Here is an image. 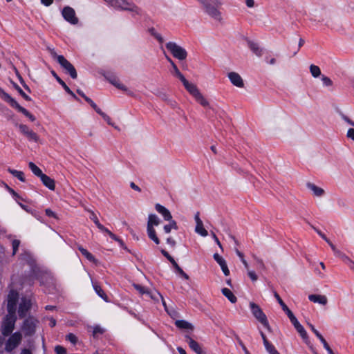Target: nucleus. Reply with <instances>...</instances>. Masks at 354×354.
Returning <instances> with one entry per match:
<instances>
[{"instance_id": "51", "label": "nucleus", "mask_w": 354, "mask_h": 354, "mask_svg": "<svg viewBox=\"0 0 354 354\" xmlns=\"http://www.w3.org/2000/svg\"><path fill=\"white\" fill-rule=\"evenodd\" d=\"M20 245V241L19 240L15 239L12 242V254H15Z\"/></svg>"}, {"instance_id": "18", "label": "nucleus", "mask_w": 354, "mask_h": 354, "mask_svg": "<svg viewBox=\"0 0 354 354\" xmlns=\"http://www.w3.org/2000/svg\"><path fill=\"white\" fill-rule=\"evenodd\" d=\"M231 83L235 86L242 88L244 86L243 80L240 75L236 72H230L227 74Z\"/></svg>"}, {"instance_id": "29", "label": "nucleus", "mask_w": 354, "mask_h": 354, "mask_svg": "<svg viewBox=\"0 0 354 354\" xmlns=\"http://www.w3.org/2000/svg\"><path fill=\"white\" fill-rule=\"evenodd\" d=\"M78 250L80 251L82 254L89 261L90 263L95 264L97 263L96 259L94 258L93 254L90 253L87 250L84 249L81 245L78 246Z\"/></svg>"}, {"instance_id": "11", "label": "nucleus", "mask_w": 354, "mask_h": 354, "mask_svg": "<svg viewBox=\"0 0 354 354\" xmlns=\"http://www.w3.org/2000/svg\"><path fill=\"white\" fill-rule=\"evenodd\" d=\"M19 299V294L15 290H10L7 297L8 313L16 314V304Z\"/></svg>"}, {"instance_id": "22", "label": "nucleus", "mask_w": 354, "mask_h": 354, "mask_svg": "<svg viewBox=\"0 0 354 354\" xmlns=\"http://www.w3.org/2000/svg\"><path fill=\"white\" fill-rule=\"evenodd\" d=\"M155 209L159 214H160L162 216L165 221H168L172 220V216L170 212L164 206L158 203L156 205Z\"/></svg>"}, {"instance_id": "38", "label": "nucleus", "mask_w": 354, "mask_h": 354, "mask_svg": "<svg viewBox=\"0 0 354 354\" xmlns=\"http://www.w3.org/2000/svg\"><path fill=\"white\" fill-rule=\"evenodd\" d=\"M310 72L313 77H318L321 75V70L319 66L311 64L310 66Z\"/></svg>"}, {"instance_id": "40", "label": "nucleus", "mask_w": 354, "mask_h": 354, "mask_svg": "<svg viewBox=\"0 0 354 354\" xmlns=\"http://www.w3.org/2000/svg\"><path fill=\"white\" fill-rule=\"evenodd\" d=\"M194 98L203 106L206 107V106H209L208 101L203 97V95L201 93L198 95H196Z\"/></svg>"}, {"instance_id": "2", "label": "nucleus", "mask_w": 354, "mask_h": 354, "mask_svg": "<svg viewBox=\"0 0 354 354\" xmlns=\"http://www.w3.org/2000/svg\"><path fill=\"white\" fill-rule=\"evenodd\" d=\"M50 53L53 59H55L61 66L70 75L73 79L77 77L75 67L63 55H58L54 49H50Z\"/></svg>"}, {"instance_id": "42", "label": "nucleus", "mask_w": 354, "mask_h": 354, "mask_svg": "<svg viewBox=\"0 0 354 354\" xmlns=\"http://www.w3.org/2000/svg\"><path fill=\"white\" fill-rule=\"evenodd\" d=\"M336 257H339L342 260V263L344 264H351L354 263L353 261L349 259L348 257H346L344 254L340 252V254H337Z\"/></svg>"}, {"instance_id": "41", "label": "nucleus", "mask_w": 354, "mask_h": 354, "mask_svg": "<svg viewBox=\"0 0 354 354\" xmlns=\"http://www.w3.org/2000/svg\"><path fill=\"white\" fill-rule=\"evenodd\" d=\"M93 288H94V290H95L96 293L100 297H102L103 299H104L106 301H107V296L106 295V294L104 292V291L102 290V289L100 288V286L96 285V284H94L93 285Z\"/></svg>"}, {"instance_id": "10", "label": "nucleus", "mask_w": 354, "mask_h": 354, "mask_svg": "<svg viewBox=\"0 0 354 354\" xmlns=\"http://www.w3.org/2000/svg\"><path fill=\"white\" fill-rule=\"evenodd\" d=\"M63 18L72 25H77L79 22L75 10L70 6H65L62 10Z\"/></svg>"}, {"instance_id": "57", "label": "nucleus", "mask_w": 354, "mask_h": 354, "mask_svg": "<svg viewBox=\"0 0 354 354\" xmlns=\"http://www.w3.org/2000/svg\"><path fill=\"white\" fill-rule=\"evenodd\" d=\"M162 254L165 257H166L169 261L172 263L173 266H178V264L176 263L175 260L165 250L162 251Z\"/></svg>"}, {"instance_id": "21", "label": "nucleus", "mask_w": 354, "mask_h": 354, "mask_svg": "<svg viewBox=\"0 0 354 354\" xmlns=\"http://www.w3.org/2000/svg\"><path fill=\"white\" fill-rule=\"evenodd\" d=\"M185 338L187 339V342L189 344V347L197 354H205V352L203 350L201 345L191 338L189 335H186Z\"/></svg>"}, {"instance_id": "19", "label": "nucleus", "mask_w": 354, "mask_h": 354, "mask_svg": "<svg viewBox=\"0 0 354 354\" xmlns=\"http://www.w3.org/2000/svg\"><path fill=\"white\" fill-rule=\"evenodd\" d=\"M182 83L183 84L185 88L187 89V91L193 95L194 97H195L196 95H198L201 92L198 89L197 86L188 82L185 77H184L182 80H180Z\"/></svg>"}, {"instance_id": "6", "label": "nucleus", "mask_w": 354, "mask_h": 354, "mask_svg": "<svg viewBox=\"0 0 354 354\" xmlns=\"http://www.w3.org/2000/svg\"><path fill=\"white\" fill-rule=\"evenodd\" d=\"M166 48L175 58L179 60H185L187 57L186 50L175 42L169 41L167 43Z\"/></svg>"}, {"instance_id": "56", "label": "nucleus", "mask_w": 354, "mask_h": 354, "mask_svg": "<svg viewBox=\"0 0 354 354\" xmlns=\"http://www.w3.org/2000/svg\"><path fill=\"white\" fill-rule=\"evenodd\" d=\"M346 137L347 138L354 141V128H350L348 129L346 133Z\"/></svg>"}, {"instance_id": "52", "label": "nucleus", "mask_w": 354, "mask_h": 354, "mask_svg": "<svg viewBox=\"0 0 354 354\" xmlns=\"http://www.w3.org/2000/svg\"><path fill=\"white\" fill-rule=\"evenodd\" d=\"M325 241L330 245L332 250L335 253V256H337V254H340V251L336 248V247L331 243V241L328 239H327Z\"/></svg>"}, {"instance_id": "28", "label": "nucleus", "mask_w": 354, "mask_h": 354, "mask_svg": "<svg viewBox=\"0 0 354 354\" xmlns=\"http://www.w3.org/2000/svg\"><path fill=\"white\" fill-rule=\"evenodd\" d=\"M273 294H274V297L277 299V301L281 306L283 310L286 313L287 316L289 317L290 316L293 315L292 312L288 308V307L286 305V304L281 299L279 294L276 291H273Z\"/></svg>"}, {"instance_id": "20", "label": "nucleus", "mask_w": 354, "mask_h": 354, "mask_svg": "<svg viewBox=\"0 0 354 354\" xmlns=\"http://www.w3.org/2000/svg\"><path fill=\"white\" fill-rule=\"evenodd\" d=\"M10 105L16 109L18 111L22 113L25 116L28 118L32 122L35 120V117L32 115L28 110H26L25 108L22 107L19 104V103L14 99L12 102L10 104Z\"/></svg>"}, {"instance_id": "5", "label": "nucleus", "mask_w": 354, "mask_h": 354, "mask_svg": "<svg viewBox=\"0 0 354 354\" xmlns=\"http://www.w3.org/2000/svg\"><path fill=\"white\" fill-rule=\"evenodd\" d=\"M17 317L15 313H8L1 326V332L3 335H10L15 328Z\"/></svg>"}, {"instance_id": "46", "label": "nucleus", "mask_w": 354, "mask_h": 354, "mask_svg": "<svg viewBox=\"0 0 354 354\" xmlns=\"http://www.w3.org/2000/svg\"><path fill=\"white\" fill-rule=\"evenodd\" d=\"M15 89L19 93V94L26 100H28V101H30L31 100V98L27 95L24 91L23 90L17 85V84H15L14 85Z\"/></svg>"}, {"instance_id": "39", "label": "nucleus", "mask_w": 354, "mask_h": 354, "mask_svg": "<svg viewBox=\"0 0 354 354\" xmlns=\"http://www.w3.org/2000/svg\"><path fill=\"white\" fill-rule=\"evenodd\" d=\"M0 97L3 100L10 104L14 100L8 93H6L1 88H0Z\"/></svg>"}, {"instance_id": "7", "label": "nucleus", "mask_w": 354, "mask_h": 354, "mask_svg": "<svg viewBox=\"0 0 354 354\" xmlns=\"http://www.w3.org/2000/svg\"><path fill=\"white\" fill-rule=\"evenodd\" d=\"M250 307L254 317L268 330H270V326L269 325L266 315L262 311L261 308L254 302L250 303Z\"/></svg>"}, {"instance_id": "58", "label": "nucleus", "mask_w": 354, "mask_h": 354, "mask_svg": "<svg viewBox=\"0 0 354 354\" xmlns=\"http://www.w3.org/2000/svg\"><path fill=\"white\" fill-rule=\"evenodd\" d=\"M55 351L57 354H66V350L61 346H55Z\"/></svg>"}, {"instance_id": "34", "label": "nucleus", "mask_w": 354, "mask_h": 354, "mask_svg": "<svg viewBox=\"0 0 354 354\" xmlns=\"http://www.w3.org/2000/svg\"><path fill=\"white\" fill-rule=\"evenodd\" d=\"M8 171L10 174H11L13 176L17 178L20 181L25 182L26 179H25L24 173L23 171L10 169V168L8 169Z\"/></svg>"}, {"instance_id": "15", "label": "nucleus", "mask_w": 354, "mask_h": 354, "mask_svg": "<svg viewBox=\"0 0 354 354\" xmlns=\"http://www.w3.org/2000/svg\"><path fill=\"white\" fill-rule=\"evenodd\" d=\"M288 318L290 319L291 323L293 324L295 329L299 333L302 339L306 341L308 339V334L304 328L298 322L297 319L294 315V314L290 316Z\"/></svg>"}, {"instance_id": "4", "label": "nucleus", "mask_w": 354, "mask_h": 354, "mask_svg": "<svg viewBox=\"0 0 354 354\" xmlns=\"http://www.w3.org/2000/svg\"><path fill=\"white\" fill-rule=\"evenodd\" d=\"M107 3L117 10H128L136 15L140 14L139 8L127 0H109Z\"/></svg>"}, {"instance_id": "37", "label": "nucleus", "mask_w": 354, "mask_h": 354, "mask_svg": "<svg viewBox=\"0 0 354 354\" xmlns=\"http://www.w3.org/2000/svg\"><path fill=\"white\" fill-rule=\"evenodd\" d=\"M169 221V223L167 225H165L163 227L165 232L167 234H169L171 232V229H174V230L178 229L177 223L174 220H171Z\"/></svg>"}, {"instance_id": "16", "label": "nucleus", "mask_w": 354, "mask_h": 354, "mask_svg": "<svg viewBox=\"0 0 354 354\" xmlns=\"http://www.w3.org/2000/svg\"><path fill=\"white\" fill-rule=\"evenodd\" d=\"M106 79L111 84H113L117 88L127 93L129 95H131V93L129 91L127 87L122 83H121L120 80L117 77L111 75L107 76Z\"/></svg>"}, {"instance_id": "36", "label": "nucleus", "mask_w": 354, "mask_h": 354, "mask_svg": "<svg viewBox=\"0 0 354 354\" xmlns=\"http://www.w3.org/2000/svg\"><path fill=\"white\" fill-rule=\"evenodd\" d=\"M89 213V218L93 221V223L96 225L97 228H102V224L100 223L97 215L95 212L91 209H86Z\"/></svg>"}, {"instance_id": "62", "label": "nucleus", "mask_w": 354, "mask_h": 354, "mask_svg": "<svg viewBox=\"0 0 354 354\" xmlns=\"http://www.w3.org/2000/svg\"><path fill=\"white\" fill-rule=\"evenodd\" d=\"M311 227L324 240L326 241L328 238L325 236L324 234H323L320 230H319L317 228L314 227L313 225H311Z\"/></svg>"}, {"instance_id": "49", "label": "nucleus", "mask_w": 354, "mask_h": 354, "mask_svg": "<svg viewBox=\"0 0 354 354\" xmlns=\"http://www.w3.org/2000/svg\"><path fill=\"white\" fill-rule=\"evenodd\" d=\"M66 340L71 342L73 344H75L77 342V337L73 333H69L66 336Z\"/></svg>"}, {"instance_id": "26", "label": "nucleus", "mask_w": 354, "mask_h": 354, "mask_svg": "<svg viewBox=\"0 0 354 354\" xmlns=\"http://www.w3.org/2000/svg\"><path fill=\"white\" fill-rule=\"evenodd\" d=\"M40 179H41L42 183L46 187H48L49 189H50V190L55 189V180L53 179H52L51 178H50L49 176H48L47 175H46L44 174L40 177Z\"/></svg>"}, {"instance_id": "27", "label": "nucleus", "mask_w": 354, "mask_h": 354, "mask_svg": "<svg viewBox=\"0 0 354 354\" xmlns=\"http://www.w3.org/2000/svg\"><path fill=\"white\" fill-rule=\"evenodd\" d=\"M21 261L24 264H27L28 266H33L35 264V260L33 257L29 252H24L21 255Z\"/></svg>"}, {"instance_id": "48", "label": "nucleus", "mask_w": 354, "mask_h": 354, "mask_svg": "<svg viewBox=\"0 0 354 354\" xmlns=\"http://www.w3.org/2000/svg\"><path fill=\"white\" fill-rule=\"evenodd\" d=\"M214 259L219 264V266H225V261L218 254H214Z\"/></svg>"}, {"instance_id": "14", "label": "nucleus", "mask_w": 354, "mask_h": 354, "mask_svg": "<svg viewBox=\"0 0 354 354\" xmlns=\"http://www.w3.org/2000/svg\"><path fill=\"white\" fill-rule=\"evenodd\" d=\"M19 129L21 133L27 137V138L30 141L37 142L39 140V137L33 131L29 129L28 126L26 124H19Z\"/></svg>"}, {"instance_id": "8", "label": "nucleus", "mask_w": 354, "mask_h": 354, "mask_svg": "<svg viewBox=\"0 0 354 354\" xmlns=\"http://www.w3.org/2000/svg\"><path fill=\"white\" fill-rule=\"evenodd\" d=\"M22 340V335L19 332H15L8 338L5 345V350L11 352L16 348Z\"/></svg>"}, {"instance_id": "33", "label": "nucleus", "mask_w": 354, "mask_h": 354, "mask_svg": "<svg viewBox=\"0 0 354 354\" xmlns=\"http://www.w3.org/2000/svg\"><path fill=\"white\" fill-rule=\"evenodd\" d=\"M313 274L316 278H322L326 272V267H313Z\"/></svg>"}, {"instance_id": "64", "label": "nucleus", "mask_w": 354, "mask_h": 354, "mask_svg": "<svg viewBox=\"0 0 354 354\" xmlns=\"http://www.w3.org/2000/svg\"><path fill=\"white\" fill-rule=\"evenodd\" d=\"M239 344L241 346L245 354H250L241 340H240V339L239 340Z\"/></svg>"}, {"instance_id": "1", "label": "nucleus", "mask_w": 354, "mask_h": 354, "mask_svg": "<svg viewBox=\"0 0 354 354\" xmlns=\"http://www.w3.org/2000/svg\"><path fill=\"white\" fill-rule=\"evenodd\" d=\"M202 6L205 13L213 19L221 21L222 14L219 8L223 5L222 0H197Z\"/></svg>"}, {"instance_id": "63", "label": "nucleus", "mask_w": 354, "mask_h": 354, "mask_svg": "<svg viewBox=\"0 0 354 354\" xmlns=\"http://www.w3.org/2000/svg\"><path fill=\"white\" fill-rule=\"evenodd\" d=\"M45 212H46V214L47 216H48L50 217H53V218H57L56 214L54 212H53L51 209H46L45 210Z\"/></svg>"}, {"instance_id": "53", "label": "nucleus", "mask_w": 354, "mask_h": 354, "mask_svg": "<svg viewBox=\"0 0 354 354\" xmlns=\"http://www.w3.org/2000/svg\"><path fill=\"white\" fill-rule=\"evenodd\" d=\"M266 351L270 353V354H272L274 351H276V348H274V346L270 344V343H267L266 345L264 346Z\"/></svg>"}, {"instance_id": "3", "label": "nucleus", "mask_w": 354, "mask_h": 354, "mask_svg": "<svg viewBox=\"0 0 354 354\" xmlns=\"http://www.w3.org/2000/svg\"><path fill=\"white\" fill-rule=\"evenodd\" d=\"M160 223V219L157 215L154 214H150L148 216L147 232L149 238L152 240L156 244L160 243V240L156 236L155 226H158Z\"/></svg>"}, {"instance_id": "9", "label": "nucleus", "mask_w": 354, "mask_h": 354, "mask_svg": "<svg viewBox=\"0 0 354 354\" xmlns=\"http://www.w3.org/2000/svg\"><path fill=\"white\" fill-rule=\"evenodd\" d=\"M32 305V301L31 298L28 297H24L21 299L19 309H18V315L20 318L25 317L29 310H30Z\"/></svg>"}, {"instance_id": "55", "label": "nucleus", "mask_w": 354, "mask_h": 354, "mask_svg": "<svg viewBox=\"0 0 354 354\" xmlns=\"http://www.w3.org/2000/svg\"><path fill=\"white\" fill-rule=\"evenodd\" d=\"M248 275L251 279V280L253 281H257V279H258V277H257V274L255 273V272H254L252 270H248Z\"/></svg>"}, {"instance_id": "12", "label": "nucleus", "mask_w": 354, "mask_h": 354, "mask_svg": "<svg viewBox=\"0 0 354 354\" xmlns=\"http://www.w3.org/2000/svg\"><path fill=\"white\" fill-rule=\"evenodd\" d=\"M133 286L141 295H147L151 299L155 301H158L159 298L161 297V294L156 290H149L139 284H133Z\"/></svg>"}, {"instance_id": "45", "label": "nucleus", "mask_w": 354, "mask_h": 354, "mask_svg": "<svg viewBox=\"0 0 354 354\" xmlns=\"http://www.w3.org/2000/svg\"><path fill=\"white\" fill-rule=\"evenodd\" d=\"M151 34L152 36H153L160 43H163L164 42V39L163 37H162V35L160 34H159L158 32H157L153 28H152L151 30Z\"/></svg>"}, {"instance_id": "44", "label": "nucleus", "mask_w": 354, "mask_h": 354, "mask_svg": "<svg viewBox=\"0 0 354 354\" xmlns=\"http://www.w3.org/2000/svg\"><path fill=\"white\" fill-rule=\"evenodd\" d=\"M174 272L179 275L180 277L184 278L185 279L188 280L189 276L181 269L180 267H174Z\"/></svg>"}, {"instance_id": "32", "label": "nucleus", "mask_w": 354, "mask_h": 354, "mask_svg": "<svg viewBox=\"0 0 354 354\" xmlns=\"http://www.w3.org/2000/svg\"><path fill=\"white\" fill-rule=\"evenodd\" d=\"M221 292L223 295L227 297L231 303L234 304L236 301V297L230 289L223 288L221 290Z\"/></svg>"}, {"instance_id": "60", "label": "nucleus", "mask_w": 354, "mask_h": 354, "mask_svg": "<svg viewBox=\"0 0 354 354\" xmlns=\"http://www.w3.org/2000/svg\"><path fill=\"white\" fill-rule=\"evenodd\" d=\"M308 326L310 328V329L312 330V331L315 333V335L319 338L320 339L321 337H322L323 336L319 333V332L315 329V328L314 327L313 325H312L311 324H308Z\"/></svg>"}, {"instance_id": "31", "label": "nucleus", "mask_w": 354, "mask_h": 354, "mask_svg": "<svg viewBox=\"0 0 354 354\" xmlns=\"http://www.w3.org/2000/svg\"><path fill=\"white\" fill-rule=\"evenodd\" d=\"M175 325L181 329H187V330H192L194 329L193 325L185 321V320H176L175 322Z\"/></svg>"}, {"instance_id": "25", "label": "nucleus", "mask_w": 354, "mask_h": 354, "mask_svg": "<svg viewBox=\"0 0 354 354\" xmlns=\"http://www.w3.org/2000/svg\"><path fill=\"white\" fill-rule=\"evenodd\" d=\"M52 75L55 77L56 80L63 86L64 89L71 95L74 99L78 100V97L75 95V94L69 88V87L66 84V83L55 73V71H52Z\"/></svg>"}, {"instance_id": "47", "label": "nucleus", "mask_w": 354, "mask_h": 354, "mask_svg": "<svg viewBox=\"0 0 354 354\" xmlns=\"http://www.w3.org/2000/svg\"><path fill=\"white\" fill-rule=\"evenodd\" d=\"M173 69L174 74L180 80H182L184 77V75L180 73L179 69L178 68L177 66L175 64H173L171 66Z\"/></svg>"}, {"instance_id": "43", "label": "nucleus", "mask_w": 354, "mask_h": 354, "mask_svg": "<svg viewBox=\"0 0 354 354\" xmlns=\"http://www.w3.org/2000/svg\"><path fill=\"white\" fill-rule=\"evenodd\" d=\"M99 115H100L102 117V118L108 123V124H109V125L113 127L115 129L119 130V128L118 127V126L114 125V124L111 122V118L108 115H106L103 111H102Z\"/></svg>"}, {"instance_id": "24", "label": "nucleus", "mask_w": 354, "mask_h": 354, "mask_svg": "<svg viewBox=\"0 0 354 354\" xmlns=\"http://www.w3.org/2000/svg\"><path fill=\"white\" fill-rule=\"evenodd\" d=\"M308 299L314 303H318L322 305H326L328 302V299L325 295H310Z\"/></svg>"}, {"instance_id": "59", "label": "nucleus", "mask_w": 354, "mask_h": 354, "mask_svg": "<svg viewBox=\"0 0 354 354\" xmlns=\"http://www.w3.org/2000/svg\"><path fill=\"white\" fill-rule=\"evenodd\" d=\"M236 254L238 255V257H239V259H241V263L243 264H244L245 266H247V262L245 261V259H244V256H243V254L241 253L239 250H236Z\"/></svg>"}, {"instance_id": "30", "label": "nucleus", "mask_w": 354, "mask_h": 354, "mask_svg": "<svg viewBox=\"0 0 354 354\" xmlns=\"http://www.w3.org/2000/svg\"><path fill=\"white\" fill-rule=\"evenodd\" d=\"M248 46L250 49L258 57H261L262 55V50L258 45V44L249 41L248 42Z\"/></svg>"}, {"instance_id": "61", "label": "nucleus", "mask_w": 354, "mask_h": 354, "mask_svg": "<svg viewBox=\"0 0 354 354\" xmlns=\"http://www.w3.org/2000/svg\"><path fill=\"white\" fill-rule=\"evenodd\" d=\"M103 333H104V330L99 326H97L94 327V328H93V336H95L98 333L102 334Z\"/></svg>"}, {"instance_id": "50", "label": "nucleus", "mask_w": 354, "mask_h": 354, "mask_svg": "<svg viewBox=\"0 0 354 354\" xmlns=\"http://www.w3.org/2000/svg\"><path fill=\"white\" fill-rule=\"evenodd\" d=\"M322 81L323 82V85L325 86H330L333 85L332 80L326 76L323 75L322 77Z\"/></svg>"}, {"instance_id": "13", "label": "nucleus", "mask_w": 354, "mask_h": 354, "mask_svg": "<svg viewBox=\"0 0 354 354\" xmlns=\"http://www.w3.org/2000/svg\"><path fill=\"white\" fill-rule=\"evenodd\" d=\"M37 320L33 317H28L24 322L22 330L26 335H32L35 332Z\"/></svg>"}, {"instance_id": "35", "label": "nucleus", "mask_w": 354, "mask_h": 354, "mask_svg": "<svg viewBox=\"0 0 354 354\" xmlns=\"http://www.w3.org/2000/svg\"><path fill=\"white\" fill-rule=\"evenodd\" d=\"M28 166L31 171L37 177H41L44 174L42 171L32 162L28 163Z\"/></svg>"}, {"instance_id": "54", "label": "nucleus", "mask_w": 354, "mask_h": 354, "mask_svg": "<svg viewBox=\"0 0 354 354\" xmlns=\"http://www.w3.org/2000/svg\"><path fill=\"white\" fill-rule=\"evenodd\" d=\"M342 118L344 121H345L348 124L351 125V127H353V128H354V121H353L352 120H351L348 116L345 115H342Z\"/></svg>"}, {"instance_id": "23", "label": "nucleus", "mask_w": 354, "mask_h": 354, "mask_svg": "<svg viewBox=\"0 0 354 354\" xmlns=\"http://www.w3.org/2000/svg\"><path fill=\"white\" fill-rule=\"evenodd\" d=\"M306 187L309 190L312 192L315 196L321 197L325 194V191L322 188L317 186L314 183H307Z\"/></svg>"}, {"instance_id": "17", "label": "nucleus", "mask_w": 354, "mask_h": 354, "mask_svg": "<svg viewBox=\"0 0 354 354\" xmlns=\"http://www.w3.org/2000/svg\"><path fill=\"white\" fill-rule=\"evenodd\" d=\"M194 220L196 222L195 232L202 236H207L208 234L207 231L204 228L203 223L199 217V212L195 214Z\"/></svg>"}]
</instances>
